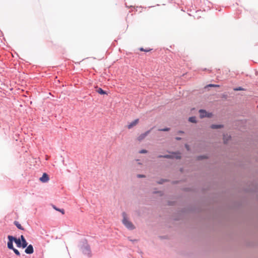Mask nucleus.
I'll return each instance as SVG.
<instances>
[{
    "instance_id": "obj_19",
    "label": "nucleus",
    "mask_w": 258,
    "mask_h": 258,
    "mask_svg": "<svg viewBox=\"0 0 258 258\" xmlns=\"http://www.w3.org/2000/svg\"><path fill=\"white\" fill-rule=\"evenodd\" d=\"M167 180L165 179H161L158 181H157L158 183L161 184L166 182Z\"/></svg>"
},
{
    "instance_id": "obj_10",
    "label": "nucleus",
    "mask_w": 258,
    "mask_h": 258,
    "mask_svg": "<svg viewBox=\"0 0 258 258\" xmlns=\"http://www.w3.org/2000/svg\"><path fill=\"white\" fill-rule=\"evenodd\" d=\"M139 122V119H136L133 120L132 122H131L129 124H128L127 127L128 128L130 129L132 128L134 126L136 125Z\"/></svg>"
},
{
    "instance_id": "obj_23",
    "label": "nucleus",
    "mask_w": 258,
    "mask_h": 258,
    "mask_svg": "<svg viewBox=\"0 0 258 258\" xmlns=\"http://www.w3.org/2000/svg\"><path fill=\"white\" fill-rule=\"evenodd\" d=\"M19 238L20 239V240H22V242H23L24 243V241H27L25 239L24 236L23 235H21V236Z\"/></svg>"
},
{
    "instance_id": "obj_17",
    "label": "nucleus",
    "mask_w": 258,
    "mask_h": 258,
    "mask_svg": "<svg viewBox=\"0 0 258 258\" xmlns=\"http://www.w3.org/2000/svg\"><path fill=\"white\" fill-rule=\"evenodd\" d=\"M170 128L169 127H165L163 128H159L158 129L159 131H162V132H167L170 131Z\"/></svg>"
},
{
    "instance_id": "obj_1",
    "label": "nucleus",
    "mask_w": 258,
    "mask_h": 258,
    "mask_svg": "<svg viewBox=\"0 0 258 258\" xmlns=\"http://www.w3.org/2000/svg\"><path fill=\"white\" fill-rule=\"evenodd\" d=\"M123 219L122 220V224L128 229L132 230L135 228L134 224L131 222L127 217V215L125 212H123L122 213Z\"/></svg>"
},
{
    "instance_id": "obj_13",
    "label": "nucleus",
    "mask_w": 258,
    "mask_h": 258,
    "mask_svg": "<svg viewBox=\"0 0 258 258\" xmlns=\"http://www.w3.org/2000/svg\"><path fill=\"white\" fill-rule=\"evenodd\" d=\"M14 225L20 230H24V228L21 226L19 222L15 221L14 222Z\"/></svg>"
},
{
    "instance_id": "obj_8",
    "label": "nucleus",
    "mask_w": 258,
    "mask_h": 258,
    "mask_svg": "<svg viewBox=\"0 0 258 258\" xmlns=\"http://www.w3.org/2000/svg\"><path fill=\"white\" fill-rule=\"evenodd\" d=\"M39 179L42 182L45 183L49 180V178L48 175L47 173H44L42 176L39 178Z\"/></svg>"
},
{
    "instance_id": "obj_11",
    "label": "nucleus",
    "mask_w": 258,
    "mask_h": 258,
    "mask_svg": "<svg viewBox=\"0 0 258 258\" xmlns=\"http://www.w3.org/2000/svg\"><path fill=\"white\" fill-rule=\"evenodd\" d=\"M223 125L222 124H212L211 125V128L212 129H218L223 127Z\"/></svg>"
},
{
    "instance_id": "obj_6",
    "label": "nucleus",
    "mask_w": 258,
    "mask_h": 258,
    "mask_svg": "<svg viewBox=\"0 0 258 258\" xmlns=\"http://www.w3.org/2000/svg\"><path fill=\"white\" fill-rule=\"evenodd\" d=\"M151 130L146 131V132L141 134L138 137V140L139 141H142L144 138H145L150 133Z\"/></svg>"
},
{
    "instance_id": "obj_18",
    "label": "nucleus",
    "mask_w": 258,
    "mask_h": 258,
    "mask_svg": "<svg viewBox=\"0 0 258 258\" xmlns=\"http://www.w3.org/2000/svg\"><path fill=\"white\" fill-rule=\"evenodd\" d=\"M14 252L17 255H18V256H20V253L19 252V251L16 248H14V249H12Z\"/></svg>"
},
{
    "instance_id": "obj_14",
    "label": "nucleus",
    "mask_w": 258,
    "mask_h": 258,
    "mask_svg": "<svg viewBox=\"0 0 258 258\" xmlns=\"http://www.w3.org/2000/svg\"><path fill=\"white\" fill-rule=\"evenodd\" d=\"M188 121L192 123H197V119L196 116H191L188 118Z\"/></svg>"
},
{
    "instance_id": "obj_3",
    "label": "nucleus",
    "mask_w": 258,
    "mask_h": 258,
    "mask_svg": "<svg viewBox=\"0 0 258 258\" xmlns=\"http://www.w3.org/2000/svg\"><path fill=\"white\" fill-rule=\"evenodd\" d=\"M180 154L178 152H172V154L171 155H159L158 156V158H164L167 159H181Z\"/></svg>"
},
{
    "instance_id": "obj_7",
    "label": "nucleus",
    "mask_w": 258,
    "mask_h": 258,
    "mask_svg": "<svg viewBox=\"0 0 258 258\" xmlns=\"http://www.w3.org/2000/svg\"><path fill=\"white\" fill-rule=\"evenodd\" d=\"M25 252L27 254H32L34 252V248L31 244H29L28 246L27 245L25 250Z\"/></svg>"
},
{
    "instance_id": "obj_24",
    "label": "nucleus",
    "mask_w": 258,
    "mask_h": 258,
    "mask_svg": "<svg viewBox=\"0 0 258 258\" xmlns=\"http://www.w3.org/2000/svg\"><path fill=\"white\" fill-rule=\"evenodd\" d=\"M208 87H219V86L218 85H216V84H210L208 85Z\"/></svg>"
},
{
    "instance_id": "obj_16",
    "label": "nucleus",
    "mask_w": 258,
    "mask_h": 258,
    "mask_svg": "<svg viewBox=\"0 0 258 258\" xmlns=\"http://www.w3.org/2000/svg\"><path fill=\"white\" fill-rule=\"evenodd\" d=\"M207 158V157L205 155H200V156H198L197 157V159L199 160H203V159H206Z\"/></svg>"
},
{
    "instance_id": "obj_25",
    "label": "nucleus",
    "mask_w": 258,
    "mask_h": 258,
    "mask_svg": "<svg viewBox=\"0 0 258 258\" xmlns=\"http://www.w3.org/2000/svg\"><path fill=\"white\" fill-rule=\"evenodd\" d=\"M137 177L138 178H143V177H145V175L144 174H138Z\"/></svg>"
},
{
    "instance_id": "obj_21",
    "label": "nucleus",
    "mask_w": 258,
    "mask_h": 258,
    "mask_svg": "<svg viewBox=\"0 0 258 258\" xmlns=\"http://www.w3.org/2000/svg\"><path fill=\"white\" fill-rule=\"evenodd\" d=\"M212 116H213V114L212 112H207L206 117L211 118L212 117Z\"/></svg>"
},
{
    "instance_id": "obj_28",
    "label": "nucleus",
    "mask_w": 258,
    "mask_h": 258,
    "mask_svg": "<svg viewBox=\"0 0 258 258\" xmlns=\"http://www.w3.org/2000/svg\"><path fill=\"white\" fill-rule=\"evenodd\" d=\"M184 133V132L182 131H178L177 132V134H183Z\"/></svg>"
},
{
    "instance_id": "obj_12",
    "label": "nucleus",
    "mask_w": 258,
    "mask_h": 258,
    "mask_svg": "<svg viewBox=\"0 0 258 258\" xmlns=\"http://www.w3.org/2000/svg\"><path fill=\"white\" fill-rule=\"evenodd\" d=\"M96 92L101 95L107 94V92L101 88H98L96 90Z\"/></svg>"
},
{
    "instance_id": "obj_22",
    "label": "nucleus",
    "mask_w": 258,
    "mask_h": 258,
    "mask_svg": "<svg viewBox=\"0 0 258 258\" xmlns=\"http://www.w3.org/2000/svg\"><path fill=\"white\" fill-rule=\"evenodd\" d=\"M139 152L140 154H145V153H147L148 152V151H147V150H146L145 149H142V150H140Z\"/></svg>"
},
{
    "instance_id": "obj_9",
    "label": "nucleus",
    "mask_w": 258,
    "mask_h": 258,
    "mask_svg": "<svg viewBox=\"0 0 258 258\" xmlns=\"http://www.w3.org/2000/svg\"><path fill=\"white\" fill-rule=\"evenodd\" d=\"M199 113L200 118H203L206 117L207 112L206 110L200 109Z\"/></svg>"
},
{
    "instance_id": "obj_4",
    "label": "nucleus",
    "mask_w": 258,
    "mask_h": 258,
    "mask_svg": "<svg viewBox=\"0 0 258 258\" xmlns=\"http://www.w3.org/2000/svg\"><path fill=\"white\" fill-rule=\"evenodd\" d=\"M8 243H7L8 248L9 249H13L14 247V245H13V242H14L16 243V237L15 236H13L12 235H8Z\"/></svg>"
},
{
    "instance_id": "obj_29",
    "label": "nucleus",
    "mask_w": 258,
    "mask_h": 258,
    "mask_svg": "<svg viewBox=\"0 0 258 258\" xmlns=\"http://www.w3.org/2000/svg\"><path fill=\"white\" fill-rule=\"evenodd\" d=\"M130 241H132V242H134V241H136V239H134V240H132V239H130Z\"/></svg>"
},
{
    "instance_id": "obj_27",
    "label": "nucleus",
    "mask_w": 258,
    "mask_h": 258,
    "mask_svg": "<svg viewBox=\"0 0 258 258\" xmlns=\"http://www.w3.org/2000/svg\"><path fill=\"white\" fill-rule=\"evenodd\" d=\"M175 140H177V141H180L181 140V138L180 137H176L175 138Z\"/></svg>"
},
{
    "instance_id": "obj_5",
    "label": "nucleus",
    "mask_w": 258,
    "mask_h": 258,
    "mask_svg": "<svg viewBox=\"0 0 258 258\" xmlns=\"http://www.w3.org/2000/svg\"><path fill=\"white\" fill-rule=\"evenodd\" d=\"M24 243L25 244L22 242V240H20V238H16V244L18 247H22L23 248H26L28 245V243L27 241H24Z\"/></svg>"
},
{
    "instance_id": "obj_15",
    "label": "nucleus",
    "mask_w": 258,
    "mask_h": 258,
    "mask_svg": "<svg viewBox=\"0 0 258 258\" xmlns=\"http://www.w3.org/2000/svg\"><path fill=\"white\" fill-rule=\"evenodd\" d=\"M53 208L56 210V211H59L62 214H63L64 213V211L63 209H59V208H56L55 206H53Z\"/></svg>"
},
{
    "instance_id": "obj_20",
    "label": "nucleus",
    "mask_w": 258,
    "mask_h": 258,
    "mask_svg": "<svg viewBox=\"0 0 258 258\" xmlns=\"http://www.w3.org/2000/svg\"><path fill=\"white\" fill-rule=\"evenodd\" d=\"M245 89L243 88H242L241 87H237V88H235L234 89V90L235 91H242V90H244Z\"/></svg>"
},
{
    "instance_id": "obj_26",
    "label": "nucleus",
    "mask_w": 258,
    "mask_h": 258,
    "mask_svg": "<svg viewBox=\"0 0 258 258\" xmlns=\"http://www.w3.org/2000/svg\"><path fill=\"white\" fill-rule=\"evenodd\" d=\"M140 50L141 51H146V52H148V51H149L150 50L145 49L143 47L140 48Z\"/></svg>"
},
{
    "instance_id": "obj_2",
    "label": "nucleus",
    "mask_w": 258,
    "mask_h": 258,
    "mask_svg": "<svg viewBox=\"0 0 258 258\" xmlns=\"http://www.w3.org/2000/svg\"><path fill=\"white\" fill-rule=\"evenodd\" d=\"M82 245H81V249L84 254L88 256H91V251L90 245L87 243L86 240H84L82 241Z\"/></svg>"
}]
</instances>
